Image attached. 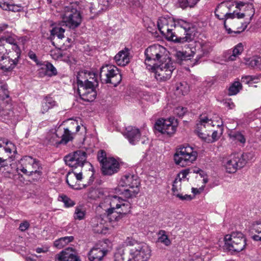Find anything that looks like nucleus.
I'll return each mask as SVG.
<instances>
[{
	"label": "nucleus",
	"instance_id": "f257e3e1",
	"mask_svg": "<svg viewBox=\"0 0 261 261\" xmlns=\"http://www.w3.org/2000/svg\"><path fill=\"white\" fill-rule=\"evenodd\" d=\"M191 23L182 19L167 16L160 17L158 27L160 33L168 40L182 43L191 41L194 35L190 33Z\"/></svg>",
	"mask_w": 261,
	"mask_h": 261
},
{
	"label": "nucleus",
	"instance_id": "f03ea898",
	"mask_svg": "<svg viewBox=\"0 0 261 261\" xmlns=\"http://www.w3.org/2000/svg\"><path fill=\"white\" fill-rule=\"evenodd\" d=\"M84 3V0H75L65 6L63 21L69 29L74 30L81 24L82 19L81 11L85 9Z\"/></svg>",
	"mask_w": 261,
	"mask_h": 261
},
{
	"label": "nucleus",
	"instance_id": "7ed1b4c3",
	"mask_svg": "<svg viewBox=\"0 0 261 261\" xmlns=\"http://www.w3.org/2000/svg\"><path fill=\"white\" fill-rule=\"evenodd\" d=\"M12 106L7 85L0 83V118L3 121L10 120L16 123L18 120L19 112L14 111Z\"/></svg>",
	"mask_w": 261,
	"mask_h": 261
},
{
	"label": "nucleus",
	"instance_id": "20e7f679",
	"mask_svg": "<svg viewBox=\"0 0 261 261\" xmlns=\"http://www.w3.org/2000/svg\"><path fill=\"white\" fill-rule=\"evenodd\" d=\"M21 50L19 46H12L8 51L4 45H0V66L4 72H11L18 66Z\"/></svg>",
	"mask_w": 261,
	"mask_h": 261
},
{
	"label": "nucleus",
	"instance_id": "39448f33",
	"mask_svg": "<svg viewBox=\"0 0 261 261\" xmlns=\"http://www.w3.org/2000/svg\"><path fill=\"white\" fill-rule=\"evenodd\" d=\"M246 238L241 231H236L225 236L223 248L231 255H235L244 250Z\"/></svg>",
	"mask_w": 261,
	"mask_h": 261
},
{
	"label": "nucleus",
	"instance_id": "423d86ee",
	"mask_svg": "<svg viewBox=\"0 0 261 261\" xmlns=\"http://www.w3.org/2000/svg\"><path fill=\"white\" fill-rule=\"evenodd\" d=\"M166 48L159 44H154L147 47L144 52L146 68L148 69L152 65L160 64L170 58Z\"/></svg>",
	"mask_w": 261,
	"mask_h": 261
},
{
	"label": "nucleus",
	"instance_id": "0eeeda50",
	"mask_svg": "<svg viewBox=\"0 0 261 261\" xmlns=\"http://www.w3.org/2000/svg\"><path fill=\"white\" fill-rule=\"evenodd\" d=\"M17 169L28 176L35 174L36 178H40L42 175L41 163L32 156L27 155L22 158L17 165Z\"/></svg>",
	"mask_w": 261,
	"mask_h": 261
},
{
	"label": "nucleus",
	"instance_id": "6e6552de",
	"mask_svg": "<svg viewBox=\"0 0 261 261\" xmlns=\"http://www.w3.org/2000/svg\"><path fill=\"white\" fill-rule=\"evenodd\" d=\"M175 68L174 63L170 58L160 64L152 65L148 69L154 73V77L158 81L162 82L170 79Z\"/></svg>",
	"mask_w": 261,
	"mask_h": 261
},
{
	"label": "nucleus",
	"instance_id": "1a4fd4ad",
	"mask_svg": "<svg viewBox=\"0 0 261 261\" xmlns=\"http://www.w3.org/2000/svg\"><path fill=\"white\" fill-rule=\"evenodd\" d=\"M120 186L128 187L129 189H125L121 194L126 198H132L140 191V181L137 175L126 174L122 176L120 180Z\"/></svg>",
	"mask_w": 261,
	"mask_h": 261
},
{
	"label": "nucleus",
	"instance_id": "9d476101",
	"mask_svg": "<svg viewBox=\"0 0 261 261\" xmlns=\"http://www.w3.org/2000/svg\"><path fill=\"white\" fill-rule=\"evenodd\" d=\"M197 153L189 145L183 146L176 149L174 155V160L176 165L181 167L189 165L195 161Z\"/></svg>",
	"mask_w": 261,
	"mask_h": 261
},
{
	"label": "nucleus",
	"instance_id": "9b49d317",
	"mask_svg": "<svg viewBox=\"0 0 261 261\" xmlns=\"http://www.w3.org/2000/svg\"><path fill=\"white\" fill-rule=\"evenodd\" d=\"M99 76L102 83L111 84L114 87H116L122 80L118 69L111 65L102 66L100 70Z\"/></svg>",
	"mask_w": 261,
	"mask_h": 261
},
{
	"label": "nucleus",
	"instance_id": "f8f14e48",
	"mask_svg": "<svg viewBox=\"0 0 261 261\" xmlns=\"http://www.w3.org/2000/svg\"><path fill=\"white\" fill-rule=\"evenodd\" d=\"M128 245L131 246L129 254L133 261H147L151 256V250L145 243H138L135 241H129Z\"/></svg>",
	"mask_w": 261,
	"mask_h": 261
},
{
	"label": "nucleus",
	"instance_id": "ddd939ff",
	"mask_svg": "<svg viewBox=\"0 0 261 261\" xmlns=\"http://www.w3.org/2000/svg\"><path fill=\"white\" fill-rule=\"evenodd\" d=\"M246 153H236L229 155L223 161L226 172L235 173L238 169L242 168L246 164Z\"/></svg>",
	"mask_w": 261,
	"mask_h": 261
},
{
	"label": "nucleus",
	"instance_id": "4468645a",
	"mask_svg": "<svg viewBox=\"0 0 261 261\" xmlns=\"http://www.w3.org/2000/svg\"><path fill=\"white\" fill-rule=\"evenodd\" d=\"M64 160L65 164L70 167H82L86 161L87 153L85 151L78 150L66 155Z\"/></svg>",
	"mask_w": 261,
	"mask_h": 261
},
{
	"label": "nucleus",
	"instance_id": "2eb2a0df",
	"mask_svg": "<svg viewBox=\"0 0 261 261\" xmlns=\"http://www.w3.org/2000/svg\"><path fill=\"white\" fill-rule=\"evenodd\" d=\"M72 139V134L68 128H64V134L61 137L56 132L49 133L46 136L48 143L54 146H58L61 144H66Z\"/></svg>",
	"mask_w": 261,
	"mask_h": 261
},
{
	"label": "nucleus",
	"instance_id": "dca6fc26",
	"mask_svg": "<svg viewBox=\"0 0 261 261\" xmlns=\"http://www.w3.org/2000/svg\"><path fill=\"white\" fill-rule=\"evenodd\" d=\"M173 120L171 118L168 119H159L155 122L154 127L162 134L171 136L174 134L176 129V126L173 124Z\"/></svg>",
	"mask_w": 261,
	"mask_h": 261
},
{
	"label": "nucleus",
	"instance_id": "f3484780",
	"mask_svg": "<svg viewBox=\"0 0 261 261\" xmlns=\"http://www.w3.org/2000/svg\"><path fill=\"white\" fill-rule=\"evenodd\" d=\"M214 126L213 121L211 119L208 118L207 116L200 115L196 124L195 132L198 137L202 140L203 138L207 136V129H209Z\"/></svg>",
	"mask_w": 261,
	"mask_h": 261
},
{
	"label": "nucleus",
	"instance_id": "a211bd4d",
	"mask_svg": "<svg viewBox=\"0 0 261 261\" xmlns=\"http://www.w3.org/2000/svg\"><path fill=\"white\" fill-rule=\"evenodd\" d=\"M122 201V199L116 195L112 197L110 202V208L106 211L110 221H119V216L117 215V211L120 209V205Z\"/></svg>",
	"mask_w": 261,
	"mask_h": 261
},
{
	"label": "nucleus",
	"instance_id": "6ab92c4d",
	"mask_svg": "<svg viewBox=\"0 0 261 261\" xmlns=\"http://www.w3.org/2000/svg\"><path fill=\"white\" fill-rule=\"evenodd\" d=\"M101 172L104 175H112L118 172L120 169L119 162L114 158H108L107 161L101 165Z\"/></svg>",
	"mask_w": 261,
	"mask_h": 261
},
{
	"label": "nucleus",
	"instance_id": "aec40b11",
	"mask_svg": "<svg viewBox=\"0 0 261 261\" xmlns=\"http://www.w3.org/2000/svg\"><path fill=\"white\" fill-rule=\"evenodd\" d=\"M55 261H80L76 250L68 247L55 256Z\"/></svg>",
	"mask_w": 261,
	"mask_h": 261
},
{
	"label": "nucleus",
	"instance_id": "412c9836",
	"mask_svg": "<svg viewBox=\"0 0 261 261\" xmlns=\"http://www.w3.org/2000/svg\"><path fill=\"white\" fill-rule=\"evenodd\" d=\"M123 135L129 143L133 145H136L139 142L141 137L140 130L132 126H127Z\"/></svg>",
	"mask_w": 261,
	"mask_h": 261
},
{
	"label": "nucleus",
	"instance_id": "4be33fe9",
	"mask_svg": "<svg viewBox=\"0 0 261 261\" xmlns=\"http://www.w3.org/2000/svg\"><path fill=\"white\" fill-rule=\"evenodd\" d=\"M107 253V250L95 246L89 251L88 257L90 261H101Z\"/></svg>",
	"mask_w": 261,
	"mask_h": 261
},
{
	"label": "nucleus",
	"instance_id": "5701e85b",
	"mask_svg": "<svg viewBox=\"0 0 261 261\" xmlns=\"http://www.w3.org/2000/svg\"><path fill=\"white\" fill-rule=\"evenodd\" d=\"M41 66L42 67L39 69L40 76L52 77L58 74L57 69L50 62L48 61L42 62Z\"/></svg>",
	"mask_w": 261,
	"mask_h": 261
},
{
	"label": "nucleus",
	"instance_id": "b1692460",
	"mask_svg": "<svg viewBox=\"0 0 261 261\" xmlns=\"http://www.w3.org/2000/svg\"><path fill=\"white\" fill-rule=\"evenodd\" d=\"M233 4L230 2H222L219 4L215 11V14L219 19H224L226 14L230 10V7Z\"/></svg>",
	"mask_w": 261,
	"mask_h": 261
},
{
	"label": "nucleus",
	"instance_id": "393cba45",
	"mask_svg": "<svg viewBox=\"0 0 261 261\" xmlns=\"http://www.w3.org/2000/svg\"><path fill=\"white\" fill-rule=\"evenodd\" d=\"M0 7L4 10L14 12H20L23 8L20 4H15L13 0H2L0 2Z\"/></svg>",
	"mask_w": 261,
	"mask_h": 261
},
{
	"label": "nucleus",
	"instance_id": "a878e982",
	"mask_svg": "<svg viewBox=\"0 0 261 261\" xmlns=\"http://www.w3.org/2000/svg\"><path fill=\"white\" fill-rule=\"evenodd\" d=\"M129 50L125 48V50L120 51L114 57V60L119 66H124L129 62Z\"/></svg>",
	"mask_w": 261,
	"mask_h": 261
},
{
	"label": "nucleus",
	"instance_id": "bb28decb",
	"mask_svg": "<svg viewBox=\"0 0 261 261\" xmlns=\"http://www.w3.org/2000/svg\"><path fill=\"white\" fill-rule=\"evenodd\" d=\"M80 74H79L77 76V92L79 94H84L85 91L89 88L90 89L94 87V83L92 81H89L88 79H85L84 81H82L80 79Z\"/></svg>",
	"mask_w": 261,
	"mask_h": 261
},
{
	"label": "nucleus",
	"instance_id": "cd10ccee",
	"mask_svg": "<svg viewBox=\"0 0 261 261\" xmlns=\"http://www.w3.org/2000/svg\"><path fill=\"white\" fill-rule=\"evenodd\" d=\"M252 238L256 241H261V220L253 222L250 227Z\"/></svg>",
	"mask_w": 261,
	"mask_h": 261
},
{
	"label": "nucleus",
	"instance_id": "c85d7f7f",
	"mask_svg": "<svg viewBox=\"0 0 261 261\" xmlns=\"http://www.w3.org/2000/svg\"><path fill=\"white\" fill-rule=\"evenodd\" d=\"M74 240V237L72 236L61 237L54 242V246L57 248L61 249L69 243L73 242Z\"/></svg>",
	"mask_w": 261,
	"mask_h": 261
},
{
	"label": "nucleus",
	"instance_id": "c756f323",
	"mask_svg": "<svg viewBox=\"0 0 261 261\" xmlns=\"http://www.w3.org/2000/svg\"><path fill=\"white\" fill-rule=\"evenodd\" d=\"M17 37L11 32L6 35H2L0 37V45L5 46L4 42L8 43L13 46H18L16 41Z\"/></svg>",
	"mask_w": 261,
	"mask_h": 261
},
{
	"label": "nucleus",
	"instance_id": "7c9ffc66",
	"mask_svg": "<svg viewBox=\"0 0 261 261\" xmlns=\"http://www.w3.org/2000/svg\"><path fill=\"white\" fill-rule=\"evenodd\" d=\"M81 98L85 101H93L96 97L97 92L95 86L85 91V93L79 94Z\"/></svg>",
	"mask_w": 261,
	"mask_h": 261
},
{
	"label": "nucleus",
	"instance_id": "2f4dec72",
	"mask_svg": "<svg viewBox=\"0 0 261 261\" xmlns=\"http://www.w3.org/2000/svg\"><path fill=\"white\" fill-rule=\"evenodd\" d=\"M66 181L67 184L73 189H81L79 184H77L75 179V175L73 171H69L66 175Z\"/></svg>",
	"mask_w": 261,
	"mask_h": 261
},
{
	"label": "nucleus",
	"instance_id": "473e14b6",
	"mask_svg": "<svg viewBox=\"0 0 261 261\" xmlns=\"http://www.w3.org/2000/svg\"><path fill=\"white\" fill-rule=\"evenodd\" d=\"M242 89V85L239 81H235L230 84L228 89V95L229 96L237 94Z\"/></svg>",
	"mask_w": 261,
	"mask_h": 261
},
{
	"label": "nucleus",
	"instance_id": "72a5a7b5",
	"mask_svg": "<svg viewBox=\"0 0 261 261\" xmlns=\"http://www.w3.org/2000/svg\"><path fill=\"white\" fill-rule=\"evenodd\" d=\"M56 105V101H55L52 97L46 96L42 104V108L41 110L42 113L44 114L49 109L53 108Z\"/></svg>",
	"mask_w": 261,
	"mask_h": 261
},
{
	"label": "nucleus",
	"instance_id": "f704fd0d",
	"mask_svg": "<svg viewBox=\"0 0 261 261\" xmlns=\"http://www.w3.org/2000/svg\"><path fill=\"white\" fill-rule=\"evenodd\" d=\"M123 200L120 205V209L117 211V215L119 216V220L122 217L129 212L130 208V204L128 202H124Z\"/></svg>",
	"mask_w": 261,
	"mask_h": 261
},
{
	"label": "nucleus",
	"instance_id": "c9c22d12",
	"mask_svg": "<svg viewBox=\"0 0 261 261\" xmlns=\"http://www.w3.org/2000/svg\"><path fill=\"white\" fill-rule=\"evenodd\" d=\"M64 32L65 29L61 27H56L53 28L50 31V39H54L56 36L59 39H62L64 38Z\"/></svg>",
	"mask_w": 261,
	"mask_h": 261
},
{
	"label": "nucleus",
	"instance_id": "e433bc0d",
	"mask_svg": "<svg viewBox=\"0 0 261 261\" xmlns=\"http://www.w3.org/2000/svg\"><path fill=\"white\" fill-rule=\"evenodd\" d=\"M200 0H178L177 5L182 9L188 7L193 8Z\"/></svg>",
	"mask_w": 261,
	"mask_h": 261
},
{
	"label": "nucleus",
	"instance_id": "4c0bfd02",
	"mask_svg": "<svg viewBox=\"0 0 261 261\" xmlns=\"http://www.w3.org/2000/svg\"><path fill=\"white\" fill-rule=\"evenodd\" d=\"M158 242L163 244L166 246L171 244V241L166 234V232L164 230H160L158 233Z\"/></svg>",
	"mask_w": 261,
	"mask_h": 261
},
{
	"label": "nucleus",
	"instance_id": "58836bf2",
	"mask_svg": "<svg viewBox=\"0 0 261 261\" xmlns=\"http://www.w3.org/2000/svg\"><path fill=\"white\" fill-rule=\"evenodd\" d=\"M115 261H133L132 257L123 250L119 251L114 255Z\"/></svg>",
	"mask_w": 261,
	"mask_h": 261
},
{
	"label": "nucleus",
	"instance_id": "ea45409f",
	"mask_svg": "<svg viewBox=\"0 0 261 261\" xmlns=\"http://www.w3.org/2000/svg\"><path fill=\"white\" fill-rule=\"evenodd\" d=\"M246 64L252 68H259L261 65V59L259 58L253 57L245 60Z\"/></svg>",
	"mask_w": 261,
	"mask_h": 261
},
{
	"label": "nucleus",
	"instance_id": "a19ab883",
	"mask_svg": "<svg viewBox=\"0 0 261 261\" xmlns=\"http://www.w3.org/2000/svg\"><path fill=\"white\" fill-rule=\"evenodd\" d=\"M181 178H176L172 185V191L173 195L177 196L179 194L181 189Z\"/></svg>",
	"mask_w": 261,
	"mask_h": 261
},
{
	"label": "nucleus",
	"instance_id": "79ce46f5",
	"mask_svg": "<svg viewBox=\"0 0 261 261\" xmlns=\"http://www.w3.org/2000/svg\"><path fill=\"white\" fill-rule=\"evenodd\" d=\"M85 3L84 5L85 7V9H88L91 12V14H93L94 15H98L102 11H98V4L94 3H87L84 0Z\"/></svg>",
	"mask_w": 261,
	"mask_h": 261
},
{
	"label": "nucleus",
	"instance_id": "37998d69",
	"mask_svg": "<svg viewBox=\"0 0 261 261\" xmlns=\"http://www.w3.org/2000/svg\"><path fill=\"white\" fill-rule=\"evenodd\" d=\"M244 50L243 45L242 43H238L234 47L232 51V55L230 56L229 59L233 61L236 59L237 56L240 55Z\"/></svg>",
	"mask_w": 261,
	"mask_h": 261
},
{
	"label": "nucleus",
	"instance_id": "c03bdc74",
	"mask_svg": "<svg viewBox=\"0 0 261 261\" xmlns=\"http://www.w3.org/2000/svg\"><path fill=\"white\" fill-rule=\"evenodd\" d=\"M112 0H98V11H105L110 7Z\"/></svg>",
	"mask_w": 261,
	"mask_h": 261
},
{
	"label": "nucleus",
	"instance_id": "a18cd8bd",
	"mask_svg": "<svg viewBox=\"0 0 261 261\" xmlns=\"http://www.w3.org/2000/svg\"><path fill=\"white\" fill-rule=\"evenodd\" d=\"M176 90L178 93L184 95L188 92L189 87L185 82L180 83L177 84Z\"/></svg>",
	"mask_w": 261,
	"mask_h": 261
},
{
	"label": "nucleus",
	"instance_id": "49530a36",
	"mask_svg": "<svg viewBox=\"0 0 261 261\" xmlns=\"http://www.w3.org/2000/svg\"><path fill=\"white\" fill-rule=\"evenodd\" d=\"M219 138L218 136V133L217 130H215L213 132L212 136H210L209 133L207 132V136H206L205 138H203V140L207 143H213L217 141Z\"/></svg>",
	"mask_w": 261,
	"mask_h": 261
},
{
	"label": "nucleus",
	"instance_id": "de8ad7c7",
	"mask_svg": "<svg viewBox=\"0 0 261 261\" xmlns=\"http://www.w3.org/2000/svg\"><path fill=\"white\" fill-rule=\"evenodd\" d=\"M230 136L231 138L237 140L241 143H245L246 142V139L244 136L239 132H232L230 134Z\"/></svg>",
	"mask_w": 261,
	"mask_h": 261
},
{
	"label": "nucleus",
	"instance_id": "09e8293b",
	"mask_svg": "<svg viewBox=\"0 0 261 261\" xmlns=\"http://www.w3.org/2000/svg\"><path fill=\"white\" fill-rule=\"evenodd\" d=\"M59 197L61 198V201L64 203V205L66 207H72L75 204L74 201L66 195H62L60 196Z\"/></svg>",
	"mask_w": 261,
	"mask_h": 261
},
{
	"label": "nucleus",
	"instance_id": "8fccbe9b",
	"mask_svg": "<svg viewBox=\"0 0 261 261\" xmlns=\"http://www.w3.org/2000/svg\"><path fill=\"white\" fill-rule=\"evenodd\" d=\"M248 23H249V22L243 23L242 24V26L240 28H238V29H239L240 30H238L236 31H233L230 28H226V31L228 34H233L232 36H235L236 34H239L241 32L244 31L246 29Z\"/></svg>",
	"mask_w": 261,
	"mask_h": 261
},
{
	"label": "nucleus",
	"instance_id": "3c124183",
	"mask_svg": "<svg viewBox=\"0 0 261 261\" xmlns=\"http://www.w3.org/2000/svg\"><path fill=\"white\" fill-rule=\"evenodd\" d=\"M109 157L107 156L106 152L104 150H100L97 153V158L100 166L105 163V162L107 161Z\"/></svg>",
	"mask_w": 261,
	"mask_h": 261
},
{
	"label": "nucleus",
	"instance_id": "603ef678",
	"mask_svg": "<svg viewBox=\"0 0 261 261\" xmlns=\"http://www.w3.org/2000/svg\"><path fill=\"white\" fill-rule=\"evenodd\" d=\"M85 216V211L81 207H77L75 208L74 217L75 219L79 220L84 219Z\"/></svg>",
	"mask_w": 261,
	"mask_h": 261
},
{
	"label": "nucleus",
	"instance_id": "864d4df0",
	"mask_svg": "<svg viewBox=\"0 0 261 261\" xmlns=\"http://www.w3.org/2000/svg\"><path fill=\"white\" fill-rule=\"evenodd\" d=\"M10 27L8 24L6 23H0V34L2 35H6L7 34L11 32L9 31Z\"/></svg>",
	"mask_w": 261,
	"mask_h": 261
},
{
	"label": "nucleus",
	"instance_id": "5fc2aeb1",
	"mask_svg": "<svg viewBox=\"0 0 261 261\" xmlns=\"http://www.w3.org/2000/svg\"><path fill=\"white\" fill-rule=\"evenodd\" d=\"M201 51L203 52L202 55L199 54L197 56V57H199V59L201 58L202 56L206 55L208 54L210 51L211 50V48L210 46L202 44L201 45Z\"/></svg>",
	"mask_w": 261,
	"mask_h": 261
},
{
	"label": "nucleus",
	"instance_id": "6e6d98bb",
	"mask_svg": "<svg viewBox=\"0 0 261 261\" xmlns=\"http://www.w3.org/2000/svg\"><path fill=\"white\" fill-rule=\"evenodd\" d=\"M28 57L34 62H35L37 66H41V61H39L37 57L36 54L32 50L28 53Z\"/></svg>",
	"mask_w": 261,
	"mask_h": 261
},
{
	"label": "nucleus",
	"instance_id": "4d7b16f0",
	"mask_svg": "<svg viewBox=\"0 0 261 261\" xmlns=\"http://www.w3.org/2000/svg\"><path fill=\"white\" fill-rule=\"evenodd\" d=\"M187 112V109L182 107H177L175 110V113L179 117H182Z\"/></svg>",
	"mask_w": 261,
	"mask_h": 261
},
{
	"label": "nucleus",
	"instance_id": "13d9d810",
	"mask_svg": "<svg viewBox=\"0 0 261 261\" xmlns=\"http://www.w3.org/2000/svg\"><path fill=\"white\" fill-rule=\"evenodd\" d=\"M176 57H177V59L180 61H186L187 60H188L187 56L181 51H177L176 53Z\"/></svg>",
	"mask_w": 261,
	"mask_h": 261
},
{
	"label": "nucleus",
	"instance_id": "bf43d9fd",
	"mask_svg": "<svg viewBox=\"0 0 261 261\" xmlns=\"http://www.w3.org/2000/svg\"><path fill=\"white\" fill-rule=\"evenodd\" d=\"M6 146L4 147L6 152L11 153L12 152V148L14 147V145L12 143L6 142Z\"/></svg>",
	"mask_w": 261,
	"mask_h": 261
},
{
	"label": "nucleus",
	"instance_id": "052dcab7",
	"mask_svg": "<svg viewBox=\"0 0 261 261\" xmlns=\"http://www.w3.org/2000/svg\"><path fill=\"white\" fill-rule=\"evenodd\" d=\"M176 197H178L181 200H191L192 199L191 195L185 194L182 195L181 194L177 195Z\"/></svg>",
	"mask_w": 261,
	"mask_h": 261
},
{
	"label": "nucleus",
	"instance_id": "680f3d73",
	"mask_svg": "<svg viewBox=\"0 0 261 261\" xmlns=\"http://www.w3.org/2000/svg\"><path fill=\"white\" fill-rule=\"evenodd\" d=\"M30 226V224L27 221H24L22 223H21L19 225V229L21 231H24L27 230Z\"/></svg>",
	"mask_w": 261,
	"mask_h": 261
},
{
	"label": "nucleus",
	"instance_id": "e2e57ef3",
	"mask_svg": "<svg viewBox=\"0 0 261 261\" xmlns=\"http://www.w3.org/2000/svg\"><path fill=\"white\" fill-rule=\"evenodd\" d=\"M253 80H254V77H253L252 76L247 75V76L242 77V82L245 84H249L250 82L253 81Z\"/></svg>",
	"mask_w": 261,
	"mask_h": 261
},
{
	"label": "nucleus",
	"instance_id": "0e129e2a",
	"mask_svg": "<svg viewBox=\"0 0 261 261\" xmlns=\"http://www.w3.org/2000/svg\"><path fill=\"white\" fill-rule=\"evenodd\" d=\"M225 106L229 109H232L235 107L234 103L231 101V99H227L225 102Z\"/></svg>",
	"mask_w": 261,
	"mask_h": 261
},
{
	"label": "nucleus",
	"instance_id": "69168bd1",
	"mask_svg": "<svg viewBox=\"0 0 261 261\" xmlns=\"http://www.w3.org/2000/svg\"><path fill=\"white\" fill-rule=\"evenodd\" d=\"M236 11H234L233 12L230 13L229 11L227 12L226 14L225 17L223 18L224 19L227 20V19L230 18V19H233L236 18Z\"/></svg>",
	"mask_w": 261,
	"mask_h": 261
},
{
	"label": "nucleus",
	"instance_id": "338daca9",
	"mask_svg": "<svg viewBox=\"0 0 261 261\" xmlns=\"http://www.w3.org/2000/svg\"><path fill=\"white\" fill-rule=\"evenodd\" d=\"M74 175H75V179L76 182L77 181H81L83 178L82 172L76 173L74 172Z\"/></svg>",
	"mask_w": 261,
	"mask_h": 261
},
{
	"label": "nucleus",
	"instance_id": "774afa93",
	"mask_svg": "<svg viewBox=\"0 0 261 261\" xmlns=\"http://www.w3.org/2000/svg\"><path fill=\"white\" fill-rule=\"evenodd\" d=\"M8 164L6 160L3 159L2 158H0V169L2 167L7 166Z\"/></svg>",
	"mask_w": 261,
	"mask_h": 261
}]
</instances>
